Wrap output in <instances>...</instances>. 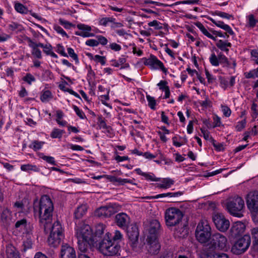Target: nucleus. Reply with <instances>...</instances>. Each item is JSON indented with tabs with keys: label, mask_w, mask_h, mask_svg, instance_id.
I'll use <instances>...</instances> for the list:
<instances>
[{
	"label": "nucleus",
	"mask_w": 258,
	"mask_h": 258,
	"mask_svg": "<svg viewBox=\"0 0 258 258\" xmlns=\"http://www.w3.org/2000/svg\"><path fill=\"white\" fill-rule=\"evenodd\" d=\"M183 217L181 211L176 208H171L166 210L165 218L168 226H174L179 223Z\"/></svg>",
	"instance_id": "5"
},
{
	"label": "nucleus",
	"mask_w": 258,
	"mask_h": 258,
	"mask_svg": "<svg viewBox=\"0 0 258 258\" xmlns=\"http://www.w3.org/2000/svg\"><path fill=\"white\" fill-rule=\"evenodd\" d=\"M27 220L25 218L18 220L15 223V228L19 231H22L27 226Z\"/></svg>",
	"instance_id": "29"
},
{
	"label": "nucleus",
	"mask_w": 258,
	"mask_h": 258,
	"mask_svg": "<svg viewBox=\"0 0 258 258\" xmlns=\"http://www.w3.org/2000/svg\"><path fill=\"white\" fill-rule=\"evenodd\" d=\"M115 222L116 225L123 229H126L129 226L130 218L124 213L116 215Z\"/></svg>",
	"instance_id": "15"
},
{
	"label": "nucleus",
	"mask_w": 258,
	"mask_h": 258,
	"mask_svg": "<svg viewBox=\"0 0 258 258\" xmlns=\"http://www.w3.org/2000/svg\"><path fill=\"white\" fill-rule=\"evenodd\" d=\"M86 44L90 46H97L99 44V42L95 39H89L86 41Z\"/></svg>",
	"instance_id": "56"
},
{
	"label": "nucleus",
	"mask_w": 258,
	"mask_h": 258,
	"mask_svg": "<svg viewBox=\"0 0 258 258\" xmlns=\"http://www.w3.org/2000/svg\"><path fill=\"white\" fill-rule=\"evenodd\" d=\"M217 47L219 48L221 50L226 52L227 53L229 51V49L227 47H231V43L228 41H224L222 40H219L216 43Z\"/></svg>",
	"instance_id": "27"
},
{
	"label": "nucleus",
	"mask_w": 258,
	"mask_h": 258,
	"mask_svg": "<svg viewBox=\"0 0 258 258\" xmlns=\"http://www.w3.org/2000/svg\"><path fill=\"white\" fill-rule=\"evenodd\" d=\"M125 230H126L127 235L132 246H136L138 243L139 236L138 227L136 224H131Z\"/></svg>",
	"instance_id": "12"
},
{
	"label": "nucleus",
	"mask_w": 258,
	"mask_h": 258,
	"mask_svg": "<svg viewBox=\"0 0 258 258\" xmlns=\"http://www.w3.org/2000/svg\"><path fill=\"white\" fill-rule=\"evenodd\" d=\"M23 80L29 84H31L32 82L35 81V78L30 74H27Z\"/></svg>",
	"instance_id": "44"
},
{
	"label": "nucleus",
	"mask_w": 258,
	"mask_h": 258,
	"mask_svg": "<svg viewBox=\"0 0 258 258\" xmlns=\"http://www.w3.org/2000/svg\"><path fill=\"white\" fill-rule=\"evenodd\" d=\"M42 159L46 161L47 162L50 163L52 165H56L55 161L53 157L51 156H43L41 157Z\"/></svg>",
	"instance_id": "49"
},
{
	"label": "nucleus",
	"mask_w": 258,
	"mask_h": 258,
	"mask_svg": "<svg viewBox=\"0 0 258 258\" xmlns=\"http://www.w3.org/2000/svg\"><path fill=\"white\" fill-rule=\"evenodd\" d=\"M77 28L80 30L87 31H90L91 30V27L90 26L82 24H78Z\"/></svg>",
	"instance_id": "58"
},
{
	"label": "nucleus",
	"mask_w": 258,
	"mask_h": 258,
	"mask_svg": "<svg viewBox=\"0 0 258 258\" xmlns=\"http://www.w3.org/2000/svg\"><path fill=\"white\" fill-rule=\"evenodd\" d=\"M222 111L224 115L226 117H229L231 113L230 109L227 106L222 105Z\"/></svg>",
	"instance_id": "54"
},
{
	"label": "nucleus",
	"mask_w": 258,
	"mask_h": 258,
	"mask_svg": "<svg viewBox=\"0 0 258 258\" xmlns=\"http://www.w3.org/2000/svg\"><path fill=\"white\" fill-rule=\"evenodd\" d=\"M76 229V236L78 239V249L81 252H86L91 246H95L93 233L91 227L84 223L78 224Z\"/></svg>",
	"instance_id": "1"
},
{
	"label": "nucleus",
	"mask_w": 258,
	"mask_h": 258,
	"mask_svg": "<svg viewBox=\"0 0 258 258\" xmlns=\"http://www.w3.org/2000/svg\"><path fill=\"white\" fill-rule=\"evenodd\" d=\"M68 52L69 55L75 60V62L76 63H78L79 59L78 55L75 53L74 49L71 47H69L68 48Z\"/></svg>",
	"instance_id": "39"
},
{
	"label": "nucleus",
	"mask_w": 258,
	"mask_h": 258,
	"mask_svg": "<svg viewBox=\"0 0 258 258\" xmlns=\"http://www.w3.org/2000/svg\"><path fill=\"white\" fill-rule=\"evenodd\" d=\"M214 125L213 127H216L217 126H220L221 125L220 118L217 115H215L213 117Z\"/></svg>",
	"instance_id": "62"
},
{
	"label": "nucleus",
	"mask_w": 258,
	"mask_h": 258,
	"mask_svg": "<svg viewBox=\"0 0 258 258\" xmlns=\"http://www.w3.org/2000/svg\"><path fill=\"white\" fill-rule=\"evenodd\" d=\"M53 210L41 209L34 207V211L35 214L37 213L39 218V226L42 228L46 229L47 224H50L52 221V212Z\"/></svg>",
	"instance_id": "8"
},
{
	"label": "nucleus",
	"mask_w": 258,
	"mask_h": 258,
	"mask_svg": "<svg viewBox=\"0 0 258 258\" xmlns=\"http://www.w3.org/2000/svg\"><path fill=\"white\" fill-rule=\"evenodd\" d=\"M147 99L149 103V106L152 109H155V105H156V100H155L154 98L150 96L149 95H147L146 96Z\"/></svg>",
	"instance_id": "38"
},
{
	"label": "nucleus",
	"mask_w": 258,
	"mask_h": 258,
	"mask_svg": "<svg viewBox=\"0 0 258 258\" xmlns=\"http://www.w3.org/2000/svg\"><path fill=\"white\" fill-rule=\"evenodd\" d=\"M218 59L219 64L220 63L224 64V66L227 67L230 66V64L228 60V58L222 52H220L218 54Z\"/></svg>",
	"instance_id": "30"
},
{
	"label": "nucleus",
	"mask_w": 258,
	"mask_h": 258,
	"mask_svg": "<svg viewBox=\"0 0 258 258\" xmlns=\"http://www.w3.org/2000/svg\"><path fill=\"white\" fill-rule=\"evenodd\" d=\"M52 47L51 44H45L44 47L43 48V51L47 55H49L50 52L52 51Z\"/></svg>",
	"instance_id": "60"
},
{
	"label": "nucleus",
	"mask_w": 258,
	"mask_h": 258,
	"mask_svg": "<svg viewBox=\"0 0 258 258\" xmlns=\"http://www.w3.org/2000/svg\"><path fill=\"white\" fill-rule=\"evenodd\" d=\"M147 250L148 253L152 255H157L160 251L161 245L157 238L152 236L148 237Z\"/></svg>",
	"instance_id": "13"
},
{
	"label": "nucleus",
	"mask_w": 258,
	"mask_h": 258,
	"mask_svg": "<svg viewBox=\"0 0 258 258\" xmlns=\"http://www.w3.org/2000/svg\"><path fill=\"white\" fill-rule=\"evenodd\" d=\"M120 207L116 204H110L101 207L95 211V214L99 217H109L119 211Z\"/></svg>",
	"instance_id": "9"
},
{
	"label": "nucleus",
	"mask_w": 258,
	"mask_h": 258,
	"mask_svg": "<svg viewBox=\"0 0 258 258\" xmlns=\"http://www.w3.org/2000/svg\"><path fill=\"white\" fill-rule=\"evenodd\" d=\"M59 23L61 25L64 26V28L66 29H69L71 26H73V25L72 23L61 19H60L59 20Z\"/></svg>",
	"instance_id": "57"
},
{
	"label": "nucleus",
	"mask_w": 258,
	"mask_h": 258,
	"mask_svg": "<svg viewBox=\"0 0 258 258\" xmlns=\"http://www.w3.org/2000/svg\"><path fill=\"white\" fill-rule=\"evenodd\" d=\"M76 257L74 248L67 244L62 245L60 251V258H73Z\"/></svg>",
	"instance_id": "19"
},
{
	"label": "nucleus",
	"mask_w": 258,
	"mask_h": 258,
	"mask_svg": "<svg viewBox=\"0 0 258 258\" xmlns=\"http://www.w3.org/2000/svg\"><path fill=\"white\" fill-rule=\"evenodd\" d=\"M195 24L198 28L200 29V30L205 36H207L208 35L209 32L207 30V29L205 28L204 25L201 22H197L195 23Z\"/></svg>",
	"instance_id": "42"
},
{
	"label": "nucleus",
	"mask_w": 258,
	"mask_h": 258,
	"mask_svg": "<svg viewBox=\"0 0 258 258\" xmlns=\"http://www.w3.org/2000/svg\"><path fill=\"white\" fill-rule=\"evenodd\" d=\"M196 237L201 243L207 244L212 234L211 228L206 221H201L198 225L196 232Z\"/></svg>",
	"instance_id": "4"
},
{
	"label": "nucleus",
	"mask_w": 258,
	"mask_h": 258,
	"mask_svg": "<svg viewBox=\"0 0 258 258\" xmlns=\"http://www.w3.org/2000/svg\"><path fill=\"white\" fill-rule=\"evenodd\" d=\"M158 258H173L172 253L167 251L162 252Z\"/></svg>",
	"instance_id": "55"
},
{
	"label": "nucleus",
	"mask_w": 258,
	"mask_h": 258,
	"mask_svg": "<svg viewBox=\"0 0 258 258\" xmlns=\"http://www.w3.org/2000/svg\"><path fill=\"white\" fill-rule=\"evenodd\" d=\"M43 229L45 234L49 233V235L62 233V227L58 221H56L53 224H52V221L50 222V224H47L46 226L45 230Z\"/></svg>",
	"instance_id": "18"
},
{
	"label": "nucleus",
	"mask_w": 258,
	"mask_h": 258,
	"mask_svg": "<svg viewBox=\"0 0 258 258\" xmlns=\"http://www.w3.org/2000/svg\"><path fill=\"white\" fill-rule=\"evenodd\" d=\"M206 255L207 258H229L227 254L215 250H208Z\"/></svg>",
	"instance_id": "24"
},
{
	"label": "nucleus",
	"mask_w": 258,
	"mask_h": 258,
	"mask_svg": "<svg viewBox=\"0 0 258 258\" xmlns=\"http://www.w3.org/2000/svg\"><path fill=\"white\" fill-rule=\"evenodd\" d=\"M213 221L216 228L222 232L226 231L229 227V221L221 213H217L213 217Z\"/></svg>",
	"instance_id": "11"
},
{
	"label": "nucleus",
	"mask_w": 258,
	"mask_h": 258,
	"mask_svg": "<svg viewBox=\"0 0 258 258\" xmlns=\"http://www.w3.org/2000/svg\"><path fill=\"white\" fill-rule=\"evenodd\" d=\"M73 108L76 112L77 115L81 119H84L85 117V115L84 112L81 110L77 106L73 105Z\"/></svg>",
	"instance_id": "46"
},
{
	"label": "nucleus",
	"mask_w": 258,
	"mask_h": 258,
	"mask_svg": "<svg viewBox=\"0 0 258 258\" xmlns=\"http://www.w3.org/2000/svg\"><path fill=\"white\" fill-rule=\"evenodd\" d=\"M15 9L18 12L22 14H26L27 11V9L20 3H16L15 5Z\"/></svg>",
	"instance_id": "35"
},
{
	"label": "nucleus",
	"mask_w": 258,
	"mask_h": 258,
	"mask_svg": "<svg viewBox=\"0 0 258 258\" xmlns=\"http://www.w3.org/2000/svg\"><path fill=\"white\" fill-rule=\"evenodd\" d=\"M97 38L98 39V42H99V44L100 43L102 45H106L107 42L108 40L104 36L99 35L97 36Z\"/></svg>",
	"instance_id": "59"
},
{
	"label": "nucleus",
	"mask_w": 258,
	"mask_h": 258,
	"mask_svg": "<svg viewBox=\"0 0 258 258\" xmlns=\"http://www.w3.org/2000/svg\"><path fill=\"white\" fill-rule=\"evenodd\" d=\"M159 24L160 23L158 22L157 20H154L149 22L148 23V25L151 27L154 26L155 29L157 30H160L162 29V27L160 26Z\"/></svg>",
	"instance_id": "50"
},
{
	"label": "nucleus",
	"mask_w": 258,
	"mask_h": 258,
	"mask_svg": "<svg viewBox=\"0 0 258 258\" xmlns=\"http://www.w3.org/2000/svg\"><path fill=\"white\" fill-rule=\"evenodd\" d=\"M56 51L58 53L64 57H68V54L64 51V48L60 44H58L56 45Z\"/></svg>",
	"instance_id": "40"
},
{
	"label": "nucleus",
	"mask_w": 258,
	"mask_h": 258,
	"mask_svg": "<svg viewBox=\"0 0 258 258\" xmlns=\"http://www.w3.org/2000/svg\"><path fill=\"white\" fill-rule=\"evenodd\" d=\"M183 192L181 191H178L176 192H167L165 194H162L157 195L155 196H152V197H147L145 198V199H158L159 198H164V197H176L178 196H180L182 195Z\"/></svg>",
	"instance_id": "26"
},
{
	"label": "nucleus",
	"mask_w": 258,
	"mask_h": 258,
	"mask_svg": "<svg viewBox=\"0 0 258 258\" xmlns=\"http://www.w3.org/2000/svg\"><path fill=\"white\" fill-rule=\"evenodd\" d=\"M222 29L226 31V33H228L231 35H233L234 34V33L232 30V29L230 27L229 25L227 24H225L224 26H222Z\"/></svg>",
	"instance_id": "61"
},
{
	"label": "nucleus",
	"mask_w": 258,
	"mask_h": 258,
	"mask_svg": "<svg viewBox=\"0 0 258 258\" xmlns=\"http://www.w3.org/2000/svg\"><path fill=\"white\" fill-rule=\"evenodd\" d=\"M32 48V54L33 55H34L35 57H36L37 58L40 59L42 57L41 55V52L40 50L38 48H36L34 46Z\"/></svg>",
	"instance_id": "41"
},
{
	"label": "nucleus",
	"mask_w": 258,
	"mask_h": 258,
	"mask_svg": "<svg viewBox=\"0 0 258 258\" xmlns=\"http://www.w3.org/2000/svg\"><path fill=\"white\" fill-rule=\"evenodd\" d=\"M87 206L86 205H81L77 207L74 211V217L76 220L82 218L87 211Z\"/></svg>",
	"instance_id": "23"
},
{
	"label": "nucleus",
	"mask_w": 258,
	"mask_h": 258,
	"mask_svg": "<svg viewBox=\"0 0 258 258\" xmlns=\"http://www.w3.org/2000/svg\"><path fill=\"white\" fill-rule=\"evenodd\" d=\"M98 123H99V125L100 127V128L102 127L103 128L106 129L107 132L108 133H110V129H111V127L110 126L107 125L104 120H103L102 118V117H99L98 118Z\"/></svg>",
	"instance_id": "37"
},
{
	"label": "nucleus",
	"mask_w": 258,
	"mask_h": 258,
	"mask_svg": "<svg viewBox=\"0 0 258 258\" xmlns=\"http://www.w3.org/2000/svg\"><path fill=\"white\" fill-rule=\"evenodd\" d=\"M95 244L98 246L99 250L105 255H120V246L112 241L111 235L109 232H107Z\"/></svg>",
	"instance_id": "2"
},
{
	"label": "nucleus",
	"mask_w": 258,
	"mask_h": 258,
	"mask_svg": "<svg viewBox=\"0 0 258 258\" xmlns=\"http://www.w3.org/2000/svg\"><path fill=\"white\" fill-rule=\"evenodd\" d=\"M160 227V224L157 220H151L150 222V227L149 229V235L148 237L152 236L153 238H157V235L159 232Z\"/></svg>",
	"instance_id": "20"
},
{
	"label": "nucleus",
	"mask_w": 258,
	"mask_h": 258,
	"mask_svg": "<svg viewBox=\"0 0 258 258\" xmlns=\"http://www.w3.org/2000/svg\"><path fill=\"white\" fill-rule=\"evenodd\" d=\"M246 120L243 119L242 120L238 122V124L236 126V128L237 131H241L243 128H244L246 125Z\"/></svg>",
	"instance_id": "47"
},
{
	"label": "nucleus",
	"mask_w": 258,
	"mask_h": 258,
	"mask_svg": "<svg viewBox=\"0 0 258 258\" xmlns=\"http://www.w3.org/2000/svg\"><path fill=\"white\" fill-rule=\"evenodd\" d=\"M94 59L96 61L100 62L102 65H104L106 63V57L105 56L96 55L94 56Z\"/></svg>",
	"instance_id": "45"
},
{
	"label": "nucleus",
	"mask_w": 258,
	"mask_h": 258,
	"mask_svg": "<svg viewBox=\"0 0 258 258\" xmlns=\"http://www.w3.org/2000/svg\"><path fill=\"white\" fill-rule=\"evenodd\" d=\"M248 20L249 25L251 27H253L257 22V21L254 19L253 15H250L248 16Z\"/></svg>",
	"instance_id": "53"
},
{
	"label": "nucleus",
	"mask_w": 258,
	"mask_h": 258,
	"mask_svg": "<svg viewBox=\"0 0 258 258\" xmlns=\"http://www.w3.org/2000/svg\"><path fill=\"white\" fill-rule=\"evenodd\" d=\"M215 13H216V15H217L220 17L223 18L230 19V18H233V16L232 15H230V14L225 13V12H221V11H216L215 12Z\"/></svg>",
	"instance_id": "43"
},
{
	"label": "nucleus",
	"mask_w": 258,
	"mask_h": 258,
	"mask_svg": "<svg viewBox=\"0 0 258 258\" xmlns=\"http://www.w3.org/2000/svg\"><path fill=\"white\" fill-rule=\"evenodd\" d=\"M54 29L57 33L61 34L63 36H66L67 38L69 37V36L61 27L54 26Z\"/></svg>",
	"instance_id": "52"
},
{
	"label": "nucleus",
	"mask_w": 258,
	"mask_h": 258,
	"mask_svg": "<svg viewBox=\"0 0 258 258\" xmlns=\"http://www.w3.org/2000/svg\"><path fill=\"white\" fill-rule=\"evenodd\" d=\"M253 239L252 244L255 249L258 250V226L251 229Z\"/></svg>",
	"instance_id": "28"
},
{
	"label": "nucleus",
	"mask_w": 258,
	"mask_h": 258,
	"mask_svg": "<svg viewBox=\"0 0 258 258\" xmlns=\"http://www.w3.org/2000/svg\"><path fill=\"white\" fill-rule=\"evenodd\" d=\"M144 63L154 69L160 68L165 73L167 72V69L164 68L163 63L154 55L151 54L150 57L146 59Z\"/></svg>",
	"instance_id": "16"
},
{
	"label": "nucleus",
	"mask_w": 258,
	"mask_h": 258,
	"mask_svg": "<svg viewBox=\"0 0 258 258\" xmlns=\"http://www.w3.org/2000/svg\"><path fill=\"white\" fill-rule=\"evenodd\" d=\"M105 228V225L101 223H99L96 226L95 232L93 234L95 243H97L102 238V235L104 233Z\"/></svg>",
	"instance_id": "22"
},
{
	"label": "nucleus",
	"mask_w": 258,
	"mask_h": 258,
	"mask_svg": "<svg viewBox=\"0 0 258 258\" xmlns=\"http://www.w3.org/2000/svg\"><path fill=\"white\" fill-rule=\"evenodd\" d=\"M246 203L247 208L251 212H258V191L252 190L246 196Z\"/></svg>",
	"instance_id": "10"
},
{
	"label": "nucleus",
	"mask_w": 258,
	"mask_h": 258,
	"mask_svg": "<svg viewBox=\"0 0 258 258\" xmlns=\"http://www.w3.org/2000/svg\"><path fill=\"white\" fill-rule=\"evenodd\" d=\"M112 241L115 243L118 240H120L122 238V235L119 231L116 230L114 233V235L112 237Z\"/></svg>",
	"instance_id": "48"
},
{
	"label": "nucleus",
	"mask_w": 258,
	"mask_h": 258,
	"mask_svg": "<svg viewBox=\"0 0 258 258\" xmlns=\"http://www.w3.org/2000/svg\"><path fill=\"white\" fill-rule=\"evenodd\" d=\"M209 60L211 64L213 66H219V59H218V55L217 56L214 53H213L210 57L209 58Z\"/></svg>",
	"instance_id": "36"
},
{
	"label": "nucleus",
	"mask_w": 258,
	"mask_h": 258,
	"mask_svg": "<svg viewBox=\"0 0 258 258\" xmlns=\"http://www.w3.org/2000/svg\"><path fill=\"white\" fill-rule=\"evenodd\" d=\"M33 228V225L30 223H27V225L25 227L23 230H24L23 233L30 234L32 233Z\"/></svg>",
	"instance_id": "51"
},
{
	"label": "nucleus",
	"mask_w": 258,
	"mask_h": 258,
	"mask_svg": "<svg viewBox=\"0 0 258 258\" xmlns=\"http://www.w3.org/2000/svg\"><path fill=\"white\" fill-rule=\"evenodd\" d=\"M63 236L62 233L49 235L47 241L49 245L57 247L60 243Z\"/></svg>",
	"instance_id": "21"
},
{
	"label": "nucleus",
	"mask_w": 258,
	"mask_h": 258,
	"mask_svg": "<svg viewBox=\"0 0 258 258\" xmlns=\"http://www.w3.org/2000/svg\"><path fill=\"white\" fill-rule=\"evenodd\" d=\"M34 207L38 208L41 209L53 210L52 202L47 195H43L41 197L40 200L38 202L35 200L34 202Z\"/></svg>",
	"instance_id": "14"
},
{
	"label": "nucleus",
	"mask_w": 258,
	"mask_h": 258,
	"mask_svg": "<svg viewBox=\"0 0 258 258\" xmlns=\"http://www.w3.org/2000/svg\"><path fill=\"white\" fill-rule=\"evenodd\" d=\"M23 246H24V250L25 251L27 249L30 248L32 247V242L31 240H27L26 241H25L23 243Z\"/></svg>",
	"instance_id": "64"
},
{
	"label": "nucleus",
	"mask_w": 258,
	"mask_h": 258,
	"mask_svg": "<svg viewBox=\"0 0 258 258\" xmlns=\"http://www.w3.org/2000/svg\"><path fill=\"white\" fill-rule=\"evenodd\" d=\"M9 29L12 31L17 30L18 32H20L23 30L22 26L17 23L12 22L9 25Z\"/></svg>",
	"instance_id": "32"
},
{
	"label": "nucleus",
	"mask_w": 258,
	"mask_h": 258,
	"mask_svg": "<svg viewBox=\"0 0 258 258\" xmlns=\"http://www.w3.org/2000/svg\"><path fill=\"white\" fill-rule=\"evenodd\" d=\"M44 144V142H43L35 140L32 142V144L30 145L29 147L33 149L35 151H36L40 149Z\"/></svg>",
	"instance_id": "31"
},
{
	"label": "nucleus",
	"mask_w": 258,
	"mask_h": 258,
	"mask_svg": "<svg viewBox=\"0 0 258 258\" xmlns=\"http://www.w3.org/2000/svg\"><path fill=\"white\" fill-rule=\"evenodd\" d=\"M245 226L241 222H234L230 230V235L232 237H236L241 234L244 231Z\"/></svg>",
	"instance_id": "17"
},
{
	"label": "nucleus",
	"mask_w": 258,
	"mask_h": 258,
	"mask_svg": "<svg viewBox=\"0 0 258 258\" xmlns=\"http://www.w3.org/2000/svg\"><path fill=\"white\" fill-rule=\"evenodd\" d=\"M251 243V238L249 235H244L238 238L232 246L231 251L235 254H241L245 252L248 248Z\"/></svg>",
	"instance_id": "6"
},
{
	"label": "nucleus",
	"mask_w": 258,
	"mask_h": 258,
	"mask_svg": "<svg viewBox=\"0 0 258 258\" xmlns=\"http://www.w3.org/2000/svg\"><path fill=\"white\" fill-rule=\"evenodd\" d=\"M162 183H164L167 188L170 187V186L174 183V181L170 178H164L162 180Z\"/></svg>",
	"instance_id": "63"
},
{
	"label": "nucleus",
	"mask_w": 258,
	"mask_h": 258,
	"mask_svg": "<svg viewBox=\"0 0 258 258\" xmlns=\"http://www.w3.org/2000/svg\"><path fill=\"white\" fill-rule=\"evenodd\" d=\"M244 206L243 200L238 196L229 198L226 203V209L228 212L233 216L239 218L243 216L241 211Z\"/></svg>",
	"instance_id": "3"
},
{
	"label": "nucleus",
	"mask_w": 258,
	"mask_h": 258,
	"mask_svg": "<svg viewBox=\"0 0 258 258\" xmlns=\"http://www.w3.org/2000/svg\"><path fill=\"white\" fill-rule=\"evenodd\" d=\"M52 98V95L51 92L49 90L45 91L43 92L40 97L41 100L44 102L48 101L50 99Z\"/></svg>",
	"instance_id": "33"
},
{
	"label": "nucleus",
	"mask_w": 258,
	"mask_h": 258,
	"mask_svg": "<svg viewBox=\"0 0 258 258\" xmlns=\"http://www.w3.org/2000/svg\"><path fill=\"white\" fill-rule=\"evenodd\" d=\"M64 131L58 128L54 129L51 133L50 136L52 138H61Z\"/></svg>",
	"instance_id": "34"
},
{
	"label": "nucleus",
	"mask_w": 258,
	"mask_h": 258,
	"mask_svg": "<svg viewBox=\"0 0 258 258\" xmlns=\"http://www.w3.org/2000/svg\"><path fill=\"white\" fill-rule=\"evenodd\" d=\"M11 219V212L10 210L6 208H4L2 211L1 214V221L6 224L9 223Z\"/></svg>",
	"instance_id": "25"
},
{
	"label": "nucleus",
	"mask_w": 258,
	"mask_h": 258,
	"mask_svg": "<svg viewBox=\"0 0 258 258\" xmlns=\"http://www.w3.org/2000/svg\"><path fill=\"white\" fill-rule=\"evenodd\" d=\"M227 242V240L225 236L219 233H214L207 244L208 250L223 249L226 247Z\"/></svg>",
	"instance_id": "7"
}]
</instances>
